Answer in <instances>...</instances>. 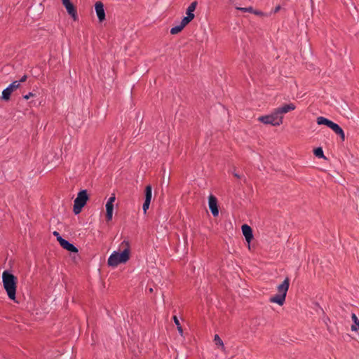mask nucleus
Segmentation results:
<instances>
[{
	"label": "nucleus",
	"mask_w": 359,
	"mask_h": 359,
	"mask_svg": "<svg viewBox=\"0 0 359 359\" xmlns=\"http://www.w3.org/2000/svg\"><path fill=\"white\" fill-rule=\"evenodd\" d=\"M280 9V6H278L275 8L274 13H277Z\"/></svg>",
	"instance_id": "nucleus-36"
},
{
	"label": "nucleus",
	"mask_w": 359,
	"mask_h": 359,
	"mask_svg": "<svg viewBox=\"0 0 359 359\" xmlns=\"http://www.w3.org/2000/svg\"><path fill=\"white\" fill-rule=\"evenodd\" d=\"M34 94L30 92V93H29L27 95H24V96H23V98H24L25 100H27L29 97H34Z\"/></svg>",
	"instance_id": "nucleus-31"
},
{
	"label": "nucleus",
	"mask_w": 359,
	"mask_h": 359,
	"mask_svg": "<svg viewBox=\"0 0 359 359\" xmlns=\"http://www.w3.org/2000/svg\"><path fill=\"white\" fill-rule=\"evenodd\" d=\"M214 341H215V345L220 347L223 351H225V346L223 343V341L222 340V339L219 337V336L218 334L215 335Z\"/></svg>",
	"instance_id": "nucleus-19"
},
{
	"label": "nucleus",
	"mask_w": 359,
	"mask_h": 359,
	"mask_svg": "<svg viewBox=\"0 0 359 359\" xmlns=\"http://www.w3.org/2000/svg\"><path fill=\"white\" fill-rule=\"evenodd\" d=\"M136 120H137V121H140V125L143 124V116L141 114L140 112H138L136 114Z\"/></svg>",
	"instance_id": "nucleus-26"
},
{
	"label": "nucleus",
	"mask_w": 359,
	"mask_h": 359,
	"mask_svg": "<svg viewBox=\"0 0 359 359\" xmlns=\"http://www.w3.org/2000/svg\"><path fill=\"white\" fill-rule=\"evenodd\" d=\"M258 120L264 124H271L273 126H278L281 124L280 121L274 123L273 116L269 115L259 116Z\"/></svg>",
	"instance_id": "nucleus-9"
},
{
	"label": "nucleus",
	"mask_w": 359,
	"mask_h": 359,
	"mask_svg": "<svg viewBox=\"0 0 359 359\" xmlns=\"http://www.w3.org/2000/svg\"><path fill=\"white\" fill-rule=\"evenodd\" d=\"M351 318L353 321V324L351 325V330L358 331L359 330V319L355 313H352Z\"/></svg>",
	"instance_id": "nucleus-17"
},
{
	"label": "nucleus",
	"mask_w": 359,
	"mask_h": 359,
	"mask_svg": "<svg viewBox=\"0 0 359 359\" xmlns=\"http://www.w3.org/2000/svg\"><path fill=\"white\" fill-rule=\"evenodd\" d=\"M20 87L18 81H13L6 89L2 92L1 100L8 101L11 98V93Z\"/></svg>",
	"instance_id": "nucleus-5"
},
{
	"label": "nucleus",
	"mask_w": 359,
	"mask_h": 359,
	"mask_svg": "<svg viewBox=\"0 0 359 359\" xmlns=\"http://www.w3.org/2000/svg\"><path fill=\"white\" fill-rule=\"evenodd\" d=\"M89 200V195L86 189L81 190L77 197L74 201L73 212L75 215L79 214L82 208L86 205L87 201Z\"/></svg>",
	"instance_id": "nucleus-4"
},
{
	"label": "nucleus",
	"mask_w": 359,
	"mask_h": 359,
	"mask_svg": "<svg viewBox=\"0 0 359 359\" xmlns=\"http://www.w3.org/2000/svg\"><path fill=\"white\" fill-rule=\"evenodd\" d=\"M140 128V131H141V130L144 131V129H142V125H140V128Z\"/></svg>",
	"instance_id": "nucleus-40"
},
{
	"label": "nucleus",
	"mask_w": 359,
	"mask_h": 359,
	"mask_svg": "<svg viewBox=\"0 0 359 359\" xmlns=\"http://www.w3.org/2000/svg\"><path fill=\"white\" fill-rule=\"evenodd\" d=\"M197 4H198L197 1H193L187 8L186 14L189 16H192L193 18H194L195 15H194V12L196 8Z\"/></svg>",
	"instance_id": "nucleus-15"
},
{
	"label": "nucleus",
	"mask_w": 359,
	"mask_h": 359,
	"mask_svg": "<svg viewBox=\"0 0 359 359\" xmlns=\"http://www.w3.org/2000/svg\"><path fill=\"white\" fill-rule=\"evenodd\" d=\"M140 134V128H139L138 130L135 129V130L133 131V135L135 137L138 136Z\"/></svg>",
	"instance_id": "nucleus-34"
},
{
	"label": "nucleus",
	"mask_w": 359,
	"mask_h": 359,
	"mask_svg": "<svg viewBox=\"0 0 359 359\" xmlns=\"http://www.w3.org/2000/svg\"><path fill=\"white\" fill-rule=\"evenodd\" d=\"M71 2V0H62V3L63 6H66L67 4H69Z\"/></svg>",
	"instance_id": "nucleus-35"
},
{
	"label": "nucleus",
	"mask_w": 359,
	"mask_h": 359,
	"mask_svg": "<svg viewBox=\"0 0 359 359\" xmlns=\"http://www.w3.org/2000/svg\"><path fill=\"white\" fill-rule=\"evenodd\" d=\"M183 28L184 27H182L181 25L175 26V27L171 28L170 34H177L179 32H180L183 29Z\"/></svg>",
	"instance_id": "nucleus-23"
},
{
	"label": "nucleus",
	"mask_w": 359,
	"mask_h": 359,
	"mask_svg": "<svg viewBox=\"0 0 359 359\" xmlns=\"http://www.w3.org/2000/svg\"><path fill=\"white\" fill-rule=\"evenodd\" d=\"M145 201H151L152 198V187L150 184L145 187L144 190Z\"/></svg>",
	"instance_id": "nucleus-18"
},
{
	"label": "nucleus",
	"mask_w": 359,
	"mask_h": 359,
	"mask_svg": "<svg viewBox=\"0 0 359 359\" xmlns=\"http://www.w3.org/2000/svg\"><path fill=\"white\" fill-rule=\"evenodd\" d=\"M313 154L318 158H324V159L326 158L325 156H324L322 147H319L314 149Z\"/></svg>",
	"instance_id": "nucleus-20"
},
{
	"label": "nucleus",
	"mask_w": 359,
	"mask_h": 359,
	"mask_svg": "<svg viewBox=\"0 0 359 359\" xmlns=\"http://www.w3.org/2000/svg\"><path fill=\"white\" fill-rule=\"evenodd\" d=\"M241 229L246 241L250 243L253 239V232L252 228L249 225L245 224L242 225Z\"/></svg>",
	"instance_id": "nucleus-8"
},
{
	"label": "nucleus",
	"mask_w": 359,
	"mask_h": 359,
	"mask_svg": "<svg viewBox=\"0 0 359 359\" xmlns=\"http://www.w3.org/2000/svg\"><path fill=\"white\" fill-rule=\"evenodd\" d=\"M150 203H151V201L144 200V202L142 205V209H143V211L144 213H146L147 210L149 209Z\"/></svg>",
	"instance_id": "nucleus-25"
},
{
	"label": "nucleus",
	"mask_w": 359,
	"mask_h": 359,
	"mask_svg": "<svg viewBox=\"0 0 359 359\" xmlns=\"http://www.w3.org/2000/svg\"><path fill=\"white\" fill-rule=\"evenodd\" d=\"M252 13H254L257 15H260V16L266 15L263 12H262L260 11L254 10V9H253Z\"/></svg>",
	"instance_id": "nucleus-29"
},
{
	"label": "nucleus",
	"mask_w": 359,
	"mask_h": 359,
	"mask_svg": "<svg viewBox=\"0 0 359 359\" xmlns=\"http://www.w3.org/2000/svg\"><path fill=\"white\" fill-rule=\"evenodd\" d=\"M115 195L113 194L109 199L107 203H109L110 204H114V202L115 201Z\"/></svg>",
	"instance_id": "nucleus-30"
},
{
	"label": "nucleus",
	"mask_w": 359,
	"mask_h": 359,
	"mask_svg": "<svg viewBox=\"0 0 359 359\" xmlns=\"http://www.w3.org/2000/svg\"><path fill=\"white\" fill-rule=\"evenodd\" d=\"M194 18L192 16H189L187 15V16L184 17L181 21L180 25L182 27H184L186 25H187Z\"/></svg>",
	"instance_id": "nucleus-22"
},
{
	"label": "nucleus",
	"mask_w": 359,
	"mask_h": 359,
	"mask_svg": "<svg viewBox=\"0 0 359 359\" xmlns=\"http://www.w3.org/2000/svg\"><path fill=\"white\" fill-rule=\"evenodd\" d=\"M149 292H150V293L153 292V288H151H151H149Z\"/></svg>",
	"instance_id": "nucleus-41"
},
{
	"label": "nucleus",
	"mask_w": 359,
	"mask_h": 359,
	"mask_svg": "<svg viewBox=\"0 0 359 359\" xmlns=\"http://www.w3.org/2000/svg\"><path fill=\"white\" fill-rule=\"evenodd\" d=\"M27 79V75H24L20 80L17 81L19 84L20 85V83L25 82Z\"/></svg>",
	"instance_id": "nucleus-32"
},
{
	"label": "nucleus",
	"mask_w": 359,
	"mask_h": 359,
	"mask_svg": "<svg viewBox=\"0 0 359 359\" xmlns=\"http://www.w3.org/2000/svg\"><path fill=\"white\" fill-rule=\"evenodd\" d=\"M296 108L295 105L293 103L286 104L283 106L278 107L279 113L286 114L290 111L294 110Z\"/></svg>",
	"instance_id": "nucleus-13"
},
{
	"label": "nucleus",
	"mask_w": 359,
	"mask_h": 359,
	"mask_svg": "<svg viewBox=\"0 0 359 359\" xmlns=\"http://www.w3.org/2000/svg\"><path fill=\"white\" fill-rule=\"evenodd\" d=\"M236 8L237 10H239V11H243V12H249V13H252L253 12V8L251 7V6L247 7V8L236 7Z\"/></svg>",
	"instance_id": "nucleus-24"
},
{
	"label": "nucleus",
	"mask_w": 359,
	"mask_h": 359,
	"mask_svg": "<svg viewBox=\"0 0 359 359\" xmlns=\"http://www.w3.org/2000/svg\"><path fill=\"white\" fill-rule=\"evenodd\" d=\"M330 129H332L337 135H338L342 141L345 140L344 132L337 123H334Z\"/></svg>",
	"instance_id": "nucleus-11"
},
{
	"label": "nucleus",
	"mask_w": 359,
	"mask_h": 359,
	"mask_svg": "<svg viewBox=\"0 0 359 359\" xmlns=\"http://www.w3.org/2000/svg\"><path fill=\"white\" fill-rule=\"evenodd\" d=\"M95 10L99 21L102 22L105 20V11L102 2L97 1L95 4Z\"/></svg>",
	"instance_id": "nucleus-7"
},
{
	"label": "nucleus",
	"mask_w": 359,
	"mask_h": 359,
	"mask_svg": "<svg viewBox=\"0 0 359 359\" xmlns=\"http://www.w3.org/2000/svg\"><path fill=\"white\" fill-rule=\"evenodd\" d=\"M113 217V212L106 211V219L107 221H111Z\"/></svg>",
	"instance_id": "nucleus-28"
},
{
	"label": "nucleus",
	"mask_w": 359,
	"mask_h": 359,
	"mask_svg": "<svg viewBox=\"0 0 359 359\" xmlns=\"http://www.w3.org/2000/svg\"><path fill=\"white\" fill-rule=\"evenodd\" d=\"M290 286V279L286 277L283 282L277 287L278 294L270 298V302L276 303L280 306L284 304L287 292Z\"/></svg>",
	"instance_id": "nucleus-3"
},
{
	"label": "nucleus",
	"mask_w": 359,
	"mask_h": 359,
	"mask_svg": "<svg viewBox=\"0 0 359 359\" xmlns=\"http://www.w3.org/2000/svg\"><path fill=\"white\" fill-rule=\"evenodd\" d=\"M61 246L70 252H78V249L75 247L72 243H69L68 241H62V244Z\"/></svg>",
	"instance_id": "nucleus-12"
},
{
	"label": "nucleus",
	"mask_w": 359,
	"mask_h": 359,
	"mask_svg": "<svg viewBox=\"0 0 359 359\" xmlns=\"http://www.w3.org/2000/svg\"><path fill=\"white\" fill-rule=\"evenodd\" d=\"M172 319L174 320L175 324L177 326L179 333L180 334V335H182L183 334V329L180 323V320H179L178 318L176 316H173Z\"/></svg>",
	"instance_id": "nucleus-21"
},
{
	"label": "nucleus",
	"mask_w": 359,
	"mask_h": 359,
	"mask_svg": "<svg viewBox=\"0 0 359 359\" xmlns=\"http://www.w3.org/2000/svg\"><path fill=\"white\" fill-rule=\"evenodd\" d=\"M69 15H71L74 20H76L78 18L77 12L74 4L70 2L67 4L66 6H64Z\"/></svg>",
	"instance_id": "nucleus-10"
},
{
	"label": "nucleus",
	"mask_w": 359,
	"mask_h": 359,
	"mask_svg": "<svg viewBox=\"0 0 359 359\" xmlns=\"http://www.w3.org/2000/svg\"><path fill=\"white\" fill-rule=\"evenodd\" d=\"M2 282L8 298L18 303L16 300L17 277L11 271L5 270L2 273Z\"/></svg>",
	"instance_id": "nucleus-1"
},
{
	"label": "nucleus",
	"mask_w": 359,
	"mask_h": 359,
	"mask_svg": "<svg viewBox=\"0 0 359 359\" xmlns=\"http://www.w3.org/2000/svg\"><path fill=\"white\" fill-rule=\"evenodd\" d=\"M140 128V131H141V130L144 131V129H142V125H140V128Z\"/></svg>",
	"instance_id": "nucleus-39"
},
{
	"label": "nucleus",
	"mask_w": 359,
	"mask_h": 359,
	"mask_svg": "<svg viewBox=\"0 0 359 359\" xmlns=\"http://www.w3.org/2000/svg\"><path fill=\"white\" fill-rule=\"evenodd\" d=\"M233 175H234L236 178H238V179H239V178H241V176H240L238 173H236V172H233Z\"/></svg>",
	"instance_id": "nucleus-38"
},
{
	"label": "nucleus",
	"mask_w": 359,
	"mask_h": 359,
	"mask_svg": "<svg viewBox=\"0 0 359 359\" xmlns=\"http://www.w3.org/2000/svg\"><path fill=\"white\" fill-rule=\"evenodd\" d=\"M53 234L55 236H56V238H57L58 236H60V233L57 231H53Z\"/></svg>",
	"instance_id": "nucleus-37"
},
{
	"label": "nucleus",
	"mask_w": 359,
	"mask_h": 359,
	"mask_svg": "<svg viewBox=\"0 0 359 359\" xmlns=\"http://www.w3.org/2000/svg\"><path fill=\"white\" fill-rule=\"evenodd\" d=\"M121 246L123 248L121 252L114 251L109 257L107 264L109 266L116 267L120 264L127 262L130 259V244L127 241H123Z\"/></svg>",
	"instance_id": "nucleus-2"
},
{
	"label": "nucleus",
	"mask_w": 359,
	"mask_h": 359,
	"mask_svg": "<svg viewBox=\"0 0 359 359\" xmlns=\"http://www.w3.org/2000/svg\"><path fill=\"white\" fill-rule=\"evenodd\" d=\"M57 241L59 242L60 245H61L62 244V241H65L66 240L62 238L61 236H58L57 238Z\"/></svg>",
	"instance_id": "nucleus-33"
},
{
	"label": "nucleus",
	"mask_w": 359,
	"mask_h": 359,
	"mask_svg": "<svg viewBox=\"0 0 359 359\" xmlns=\"http://www.w3.org/2000/svg\"><path fill=\"white\" fill-rule=\"evenodd\" d=\"M208 205L209 208L214 217H217L219 215V209L217 205V199L213 195H210L208 197Z\"/></svg>",
	"instance_id": "nucleus-6"
},
{
	"label": "nucleus",
	"mask_w": 359,
	"mask_h": 359,
	"mask_svg": "<svg viewBox=\"0 0 359 359\" xmlns=\"http://www.w3.org/2000/svg\"><path fill=\"white\" fill-rule=\"evenodd\" d=\"M269 116H273V122H274V123H276V122H277V121H278V122L279 121H281V123H283V115L281 114V113H279V109H278H278H275V111H274L273 113H271V114H269Z\"/></svg>",
	"instance_id": "nucleus-16"
},
{
	"label": "nucleus",
	"mask_w": 359,
	"mask_h": 359,
	"mask_svg": "<svg viewBox=\"0 0 359 359\" xmlns=\"http://www.w3.org/2000/svg\"><path fill=\"white\" fill-rule=\"evenodd\" d=\"M105 207H106V211L113 212L114 204H110L109 203H107Z\"/></svg>",
	"instance_id": "nucleus-27"
},
{
	"label": "nucleus",
	"mask_w": 359,
	"mask_h": 359,
	"mask_svg": "<svg viewBox=\"0 0 359 359\" xmlns=\"http://www.w3.org/2000/svg\"><path fill=\"white\" fill-rule=\"evenodd\" d=\"M316 122L318 125H325L327 126L328 128H331L333 125L334 122L327 119V118H325L323 116H319L317 118Z\"/></svg>",
	"instance_id": "nucleus-14"
}]
</instances>
